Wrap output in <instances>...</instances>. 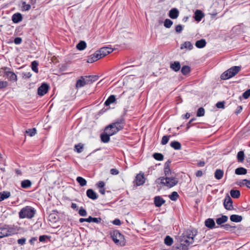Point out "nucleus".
<instances>
[{
    "instance_id": "obj_29",
    "label": "nucleus",
    "mask_w": 250,
    "mask_h": 250,
    "mask_svg": "<svg viewBox=\"0 0 250 250\" xmlns=\"http://www.w3.org/2000/svg\"><path fill=\"white\" fill-rule=\"evenodd\" d=\"M242 219V217L239 215L233 214L230 216V220L231 221L236 223L240 222Z\"/></svg>"
},
{
    "instance_id": "obj_38",
    "label": "nucleus",
    "mask_w": 250,
    "mask_h": 250,
    "mask_svg": "<svg viewBox=\"0 0 250 250\" xmlns=\"http://www.w3.org/2000/svg\"><path fill=\"white\" fill-rule=\"evenodd\" d=\"M86 47V43L83 41H80L76 45V48L79 50H83Z\"/></svg>"
},
{
    "instance_id": "obj_59",
    "label": "nucleus",
    "mask_w": 250,
    "mask_h": 250,
    "mask_svg": "<svg viewBox=\"0 0 250 250\" xmlns=\"http://www.w3.org/2000/svg\"><path fill=\"white\" fill-rule=\"evenodd\" d=\"M225 102L224 101L218 102L216 103V106L218 108H225Z\"/></svg>"
},
{
    "instance_id": "obj_2",
    "label": "nucleus",
    "mask_w": 250,
    "mask_h": 250,
    "mask_svg": "<svg viewBox=\"0 0 250 250\" xmlns=\"http://www.w3.org/2000/svg\"><path fill=\"white\" fill-rule=\"evenodd\" d=\"M157 180H160V183L168 188L174 187L178 183V179L174 175L166 177H160L157 179Z\"/></svg>"
},
{
    "instance_id": "obj_31",
    "label": "nucleus",
    "mask_w": 250,
    "mask_h": 250,
    "mask_svg": "<svg viewBox=\"0 0 250 250\" xmlns=\"http://www.w3.org/2000/svg\"><path fill=\"white\" fill-rule=\"evenodd\" d=\"M224 175V171L220 169H217L214 173V177L217 180H220Z\"/></svg>"
},
{
    "instance_id": "obj_42",
    "label": "nucleus",
    "mask_w": 250,
    "mask_h": 250,
    "mask_svg": "<svg viewBox=\"0 0 250 250\" xmlns=\"http://www.w3.org/2000/svg\"><path fill=\"white\" fill-rule=\"evenodd\" d=\"M77 182L81 187H83L86 185V180L82 177L79 176L76 178Z\"/></svg>"
},
{
    "instance_id": "obj_16",
    "label": "nucleus",
    "mask_w": 250,
    "mask_h": 250,
    "mask_svg": "<svg viewBox=\"0 0 250 250\" xmlns=\"http://www.w3.org/2000/svg\"><path fill=\"white\" fill-rule=\"evenodd\" d=\"M113 49L108 47H103L98 50L99 52L101 54L102 58L112 52Z\"/></svg>"
},
{
    "instance_id": "obj_14",
    "label": "nucleus",
    "mask_w": 250,
    "mask_h": 250,
    "mask_svg": "<svg viewBox=\"0 0 250 250\" xmlns=\"http://www.w3.org/2000/svg\"><path fill=\"white\" fill-rule=\"evenodd\" d=\"M171 163V161L169 159L165 164L164 166V173L166 176H170L174 175V173L172 172L170 168V165Z\"/></svg>"
},
{
    "instance_id": "obj_9",
    "label": "nucleus",
    "mask_w": 250,
    "mask_h": 250,
    "mask_svg": "<svg viewBox=\"0 0 250 250\" xmlns=\"http://www.w3.org/2000/svg\"><path fill=\"white\" fill-rule=\"evenodd\" d=\"M233 201L230 198V197L227 194V195L225 197L224 201V206L226 209L228 210H232L234 209L233 206L232 205Z\"/></svg>"
},
{
    "instance_id": "obj_47",
    "label": "nucleus",
    "mask_w": 250,
    "mask_h": 250,
    "mask_svg": "<svg viewBox=\"0 0 250 250\" xmlns=\"http://www.w3.org/2000/svg\"><path fill=\"white\" fill-rule=\"evenodd\" d=\"M153 157L156 160L162 161L164 159V155L160 153H154Z\"/></svg>"
},
{
    "instance_id": "obj_51",
    "label": "nucleus",
    "mask_w": 250,
    "mask_h": 250,
    "mask_svg": "<svg viewBox=\"0 0 250 250\" xmlns=\"http://www.w3.org/2000/svg\"><path fill=\"white\" fill-rule=\"evenodd\" d=\"M170 137H171L170 135H169V136H167V135L164 136L162 137L161 144L162 145H166L168 143V142L169 141V139Z\"/></svg>"
},
{
    "instance_id": "obj_19",
    "label": "nucleus",
    "mask_w": 250,
    "mask_h": 250,
    "mask_svg": "<svg viewBox=\"0 0 250 250\" xmlns=\"http://www.w3.org/2000/svg\"><path fill=\"white\" fill-rule=\"evenodd\" d=\"M86 193L89 198L93 200L97 199L98 197L97 194L92 189H88Z\"/></svg>"
},
{
    "instance_id": "obj_24",
    "label": "nucleus",
    "mask_w": 250,
    "mask_h": 250,
    "mask_svg": "<svg viewBox=\"0 0 250 250\" xmlns=\"http://www.w3.org/2000/svg\"><path fill=\"white\" fill-rule=\"evenodd\" d=\"M170 68L175 72H177L181 68V64L179 62L175 61L170 63Z\"/></svg>"
},
{
    "instance_id": "obj_62",
    "label": "nucleus",
    "mask_w": 250,
    "mask_h": 250,
    "mask_svg": "<svg viewBox=\"0 0 250 250\" xmlns=\"http://www.w3.org/2000/svg\"><path fill=\"white\" fill-rule=\"evenodd\" d=\"M220 227L222 228H223L224 229H225L226 230H229L231 228H232V226H231L230 225H229L228 224H226L225 225H222L221 226H220Z\"/></svg>"
},
{
    "instance_id": "obj_39",
    "label": "nucleus",
    "mask_w": 250,
    "mask_h": 250,
    "mask_svg": "<svg viewBox=\"0 0 250 250\" xmlns=\"http://www.w3.org/2000/svg\"><path fill=\"white\" fill-rule=\"evenodd\" d=\"M193 45L189 42H185L184 43L182 44L180 48L183 49L184 48L188 49L189 50L192 49Z\"/></svg>"
},
{
    "instance_id": "obj_37",
    "label": "nucleus",
    "mask_w": 250,
    "mask_h": 250,
    "mask_svg": "<svg viewBox=\"0 0 250 250\" xmlns=\"http://www.w3.org/2000/svg\"><path fill=\"white\" fill-rule=\"evenodd\" d=\"M230 196L233 198H238L240 196V192L238 190L231 189L230 191Z\"/></svg>"
},
{
    "instance_id": "obj_34",
    "label": "nucleus",
    "mask_w": 250,
    "mask_h": 250,
    "mask_svg": "<svg viewBox=\"0 0 250 250\" xmlns=\"http://www.w3.org/2000/svg\"><path fill=\"white\" fill-rule=\"evenodd\" d=\"M206 41L205 39H201L196 41L195 46L198 48H203L206 46Z\"/></svg>"
},
{
    "instance_id": "obj_41",
    "label": "nucleus",
    "mask_w": 250,
    "mask_h": 250,
    "mask_svg": "<svg viewBox=\"0 0 250 250\" xmlns=\"http://www.w3.org/2000/svg\"><path fill=\"white\" fill-rule=\"evenodd\" d=\"M83 149V145L82 143L75 145L74 146V150L78 153H81Z\"/></svg>"
},
{
    "instance_id": "obj_1",
    "label": "nucleus",
    "mask_w": 250,
    "mask_h": 250,
    "mask_svg": "<svg viewBox=\"0 0 250 250\" xmlns=\"http://www.w3.org/2000/svg\"><path fill=\"white\" fill-rule=\"evenodd\" d=\"M19 230L17 226L4 225L0 228V238L17 234Z\"/></svg>"
},
{
    "instance_id": "obj_28",
    "label": "nucleus",
    "mask_w": 250,
    "mask_h": 250,
    "mask_svg": "<svg viewBox=\"0 0 250 250\" xmlns=\"http://www.w3.org/2000/svg\"><path fill=\"white\" fill-rule=\"evenodd\" d=\"M11 196V193L9 191H3L0 192V202L8 198Z\"/></svg>"
},
{
    "instance_id": "obj_60",
    "label": "nucleus",
    "mask_w": 250,
    "mask_h": 250,
    "mask_svg": "<svg viewBox=\"0 0 250 250\" xmlns=\"http://www.w3.org/2000/svg\"><path fill=\"white\" fill-rule=\"evenodd\" d=\"M183 30V27L181 24H178L175 27V31L178 33H180Z\"/></svg>"
},
{
    "instance_id": "obj_11",
    "label": "nucleus",
    "mask_w": 250,
    "mask_h": 250,
    "mask_svg": "<svg viewBox=\"0 0 250 250\" xmlns=\"http://www.w3.org/2000/svg\"><path fill=\"white\" fill-rule=\"evenodd\" d=\"M101 58H102L101 54H100L99 52V51L97 50L94 53L87 57L86 62L88 63H92Z\"/></svg>"
},
{
    "instance_id": "obj_35",
    "label": "nucleus",
    "mask_w": 250,
    "mask_h": 250,
    "mask_svg": "<svg viewBox=\"0 0 250 250\" xmlns=\"http://www.w3.org/2000/svg\"><path fill=\"white\" fill-rule=\"evenodd\" d=\"M32 183L29 180H24L21 183V187L23 188H28L31 186Z\"/></svg>"
},
{
    "instance_id": "obj_46",
    "label": "nucleus",
    "mask_w": 250,
    "mask_h": 250,
    "mask_svg": "<svg viewBox=\"0 0 250 250\" xmlns=\"http://www.w3.org/2000/svg\"><path fill=\"white\" fill-rule=\"evenodd\" d=\"M245 154L243 151H240L238 152L237 155V158L239 162H243L244 160Z\"/></svg>"
},
{
    "instance_id": "obj_54",
    "label": "nucleus",
    "mask_w": 250,
    "mask_h": 250,
    "mask_svg": "<svg viewBox=\"0 0 250 250\" xmlns=\"http://www.w3.org/2000/svg\"><path fill=\"white\" fill-rule=\"evenodd\" d=\"M205 114V109L203 107H200L198 108L197 112V117H202Z\"/></svg>"
},
{
    "instance_id": "obj_12",
    "label": "nucleus",
    "mask_w": 250,
    "mask_h": 250,
    "mask_svg": "<svg viewBox=\"0 0 250 250\" xmlns=\"http://www.w3.org/2000/svg\"><path fill=\"white\" fill-rule=\"evenodd\" d=\"M49 87V85L47 83H42L38 88V94L41 96H43L48 92Z\"/></svg>"
},
{
    "instance_id": "obj_43",
    "label": "nucleus",
    "mask_w": 250,
    "mask_h": 250,
    "mask_svg": "<svg viewBox=\"0 0 250 250\" xmlns=\"http://www.w3.org/2000/svg\"><path fill=\"white\" fill-rule=\"evenodd\" d=\"M164 243L166 245L170 246L173 243V240L170 236L167 235L164 239Z\"/></svg>"
},
{
    "instance_id": "obj_20",
    "label": "nucleus",
    "mask_w": 250,
    "mask_h": 250,
    "mask_svg": "<svg viewBox=\"0 0 250 250\" xmlns=\"http://www.w3.org/2000/svg\"><path fill=\"white\" fill-rule=\"evenodd\" d=\"M204 16L205 14L201 10H196L194 13V18L196 21L199 22Z\"/></svg>"
},
{
    "instance_id": "obj_4",
    "label": "nucleus",
    "mask_w": 250,
    "mask_h": 250,
    "mask_svg": "<svg viewBox=\"0 0 250 250\" xmlns=\"http://www.w3.org/2000/svg\"><path fill=\"white\" fill-rule=\"evenodd\" d=\"M197 231L196 229H188L183 233L181 241L185 242L188 245L194 242V238L196 235Z\"/></svg>"
},
{
    "instance_id": "obj_50",
    "label": "nucleus",
    "mask_w": 250,
    "mask_h": 250,
    "mask_svg": "<svg viewBox=\"0 0 250 250\" xmlns=\"http://www.w3.org/2000/svg\"><path fill=\"white\" fill-rule=\"evenodd\" d=\"M31 8V5L30 4H26V2H22V10L28 11Z\"/></svg>"
},
{
    "instance_id": "obj_26",
    "label": "nucleus",
    "mask_w": 250,
    "mask_h": 250,
    "mask_svg": "<svg viewBox=\"0 0 250 250\" xmlns=\"http://www.w3.org/2000/svg\"><path fill=\"white\" fill-rule=\"evenodd\" d=\"M84 77L86 81H88V84L95 82L97 81L99 78V76L97 75L85 76Z\"/></svg>"
},
{
    "instance_id": "obj_15",
    "label": "nucleus",
    "mask_w": 250,
    "mask_h": 250,
    "mask_svg": "<svg viewBox=\"0 0 250 250\" xmlns=\"http://www.w3.org/2000/svg\"><path fill=\"white\" fill-rule=\"evenodd\" d=\"M110 133H111L108 131L105 130V128L104 132L100 135L101 141L104 143L109 142L110 141V136H113V135H111Z\"/></svg>"
},
{
    "instance_id": "obj_25",
    "label": "nucleus",
    "mask_w": 250,
    "mask_h": 250,
    "mask_svg": "<svg viewBox=\"0 0 250 250\" xmlns=\"http://www.w3.org/2000/svg\"><path fill=\"white\" fill-rule=\"evenodd\" d=\"M181 244L176 246L174 250H188V247L189 245L185 243V242H181Z\"/></svg>"
},
{
    "instance_id": "obj_18",
    "label": "nucleus",
    "mask_w": 250,
    "mask_h": 250,
    "mask_svg": "<svg viewBox=\"0 0 250 250\" xmlns=\"http://www.w3.org/2000/svg\"><path fill=\"white\" fill-rule=\"evenodd\" d=\"M205 226L210 229H212L215 228H218V227H215V223L214 220L212 218H208L206 220L205 222Z\"/></svg>"
},
{
    "instance_id": "obj_57",
    "label": "nucleus",
    "mask_w": 250,
    "mask_h": 250,
    "mask_svg": "<svg viewBox=\"0 0 250 250\" xmlns=\"http://www.w3.org/2000/svg\"><path fill=\"white\" fill-rule=\"evenodd\" d=\"M102 218L101 217L99 218H95V217H92L91 216V220H90V223H95L97 224H99L101 222Z\"/></svg>"
},
{
    "instance_id": "obj_58",
    "label": "nucleus",
    "mask_w": 250,
    "mask_h": 250,
    "mask_svg": "<svg viewBox=\"0 0 250 250\" xmlns=\"http://www.w3.org/2000/svg\"><path fill=\"white\" fill-rule=\"evenodd\" d=\"M8 83L7 81H0V89H2L7 87Z\"/></svg>"
},
{
    "instance_id": "obj_22",
    "label": "nucleus",
    "mask_w": 250,
    "mask_h": 250,
    "mask_svg": "<svg viewBox=\"0 0 250 250\" xmlns=\"http://www.w3.org/2000/svg\"><path fill=\"white\" fill-rule=\"evenodd\" d=\"M88 84V81H86L84 77L82 76L81 79L78 80L76 83V87H82Z\"/></svg>"
},
{
    "instance_id": "obj_8",
    "label": "nucleus",
    "mask_w": 250,
    "mask_h": 250,
    "mask_svg": "<svg viewBox=\"0 0 250 250\" xmlns=\"http://www.w3.org/2000/svg\"><path fill=\"white\" fill-rule=\"evenodd\" d=\"M4 71V75L3 76H6L7 79L11 82H16L17 81V76L16 74L13 71H11L9 70L10 68L8 67H4L3 68Z\"/></svg>"
},
{
    "instance_id": "obj_27",
    "label": "nucleus",
    "mask_w": 250,
    "mask_h": 250,
    "mask_svg": "<svg viewBox=\"0 0 250 250\" xmlns=\"http://www.w3.org/2000/svg\"><path fill=\"white\" fill-rule=\"evenodd\" d=\"M228 220V217L226 215H222L221 217L216 219V222L217 225H222L223 223L226 222Z\"/></svg>"
},
{
    "instance_id": "obj_23",
    "label": "nucleus",
    "mask_w": 250,
    "mask_h": 250,
    "mask_svg": "<svg viewBox=\"0 0 250 250\" xmlns=\"http://www.w3.org/2000/svg\"><path fill=\"white\" fill-rule=\"evenodd\" d=\"M22 20V15L20 13H16L13 15L12 20L15 23H17L21 21Z\"/></svg>"
},
{
    "instance_id": "obj_49",
    "label": "nucleus",
    "mask_w": 250,
    "mask_h": 250,
    "mask_svg": "<svg viewBox=\"0 0 250 250\" xmlns=\"http://www.w3.org/2000/svg\"><path fill=\"white\" fill-rule=\"evenodd\" d=\"M173 24V21L168 19H167L164 21V26L165 27L169 28Z\"/></svg>"
},
{
    "instance_id": "obj_64",
    "label": "nucleus",
    "mask_w": 250,
    "mask_h": 250,
    "mask_svg": "<svg viewBox=\"0 0 250 250\" xmlns=\"http://www.w3.org/2000/svg\"><path fill=\"white\" fill-rule=\"evenodd\" d=\"M14 42L16 44H20L22 42V39L21 37H16L15 38Z\"/></svg>"
},
{
    "instance_id": "obj_48",
    "label": "nucleus",
    "mask_w": 250,
    "mask_h": 250,
    "mask_svg": "<svg viewBox=\"0 0 250 250\" xmlns=\"http://www.w3.org/2000/svg\"><path fill=\"white\" fill-rule=\"evenodd\" d=\"M179 194L176 191H173L169 195V198L172 201H176L179 197Z\"/></svg>"
},
{
    "instance_id": "obj_40",
    "label": "nucleus",
    "mask_w": 250,
    "mask_h": 250,
    "mask_svg": "<svg viewBox=\"0 0 250 250\" xmlns=\"http://www.w3.org/2000/svg\"><path fill=\"white\" fill-rule=\"evenodd\" d=\"M114 123L117 124V125H120V126H124L125 124V119L124 116H121L119 118L116 120Z\"/></svg>"
},
{
    "instance_id": "obj_3",
    "label": "nucleus",
    "mask_w": 250,
    "mask_h": 250,
    "mask_svg": "<svg viewBox=\"0 0 250 250\" xmlns=\"http://www.w3.org/2000/svg\"><path fill=\"white\" fill-rule=\"evenodd\" d=\"M36 213V210L31 206H26L22 208L19 212V217L21 219H32Z\"/></svg>"
},
{
    "instance_id": "obj_52",
    "label": "nucleus",
    "mask_w": 250,
    "mask_h": 250,
    "mask_svg": "<svg viewBox=\"0 0 250 250\" xmlns=\"http://www.w3.org/2000/svg\"><path fill=\"white\" fill-rule=\"evenodd\" d=\"M26 133L28 134L30 136H33L36 133V129L35 128L28 129L26 130Z\"/></svg>"
},
{
    "instance_id": "obj_61",
    "label": "nucleus",
    "mask_w": 250,
    "mask_h": 250,
    "mask_svg": "<svg viewBox=\"0 0 250 250\" xmlns=\"http://www.w3.org/2000/svg\"><path fill=\"white\" fill-rule=\"evenodd\" d=\"M250 96V89H248L243 94V97L245 99H247Z\"/></svg>"
},
{
    "instance_id": "obj_5",
    "label": "nucleus",
    "mask_w": 250,
    "mask_h": 250,
    "mask_svg": "<svg viewBox=\"0 0 250 250\" xmlns=\"http://www.w3.org/2000/svg\"><path fill=\"white\" fill-rule=\"evenodd\" d=\"M241 69V66H234L225 71L220 76L222 80H227L236 75Z\"/></svg>"
},
{
    "instance_id": "obj_13",
    "label": "nucleus",
    "mask_w": 250,
    "mask_h": 250,
    "mask_svg": "<svg viewBox=\"0 0 250 250\" xmlns=\"http://www.w3.org/2000/svg\"><path fill=\"white\" fill-rule=\"evenodd\" d=\"M134 182H135L137 186L143 185L145 182L144 173L142 172H140L139 174H137L135 177Z\"/></svg>"
},
{
    "instance_id": "obj_33",
    "label": "nucleus",
    "mask_w": 250,
    "mask_h": 250,
    "mask_svg": "<svg viewBox=\"0 0 250 250\" xmlns=\"http://www.w3.org/2000/svg\"><path fill=\"white\" fill-rule=\"evenodd\" d=\"M115 100H116V98H115V95H111L105 101L104 104L105 106H108L111 104L113 103L115 101Z\"/></svg>"
},
{
    "instance_id": "obj_44",
    "label": "nucleus",
    "mask_w": 250,
    "mask_h": 250,
    "mask_svg": "<svg viewBox=\"0 0 250 250\" xmlns=\"http://www.w3.org/2000/svg\"><path fill=\"white\" fill-rule=\"evenodd\" d=\"M190 71V67L188 65H184L181 68V72L184 75H187Z\"/></svg>"
},
{
    "instance_id": "obj_10",
    "label": "nucleus",
    "mask_w": 250,
    "mask_h": 250,
    "mask_svg": "<svg viewBox=\"0 0 250 250\" xmlns=\"http://www.w3.org/2000/svg\"><path fill=\"white\" fill-rule=\"evenodd\" d=\"M101 58H102L101 54H100L99 52V51L97 50L94 53L87 57L86 62L88 63H92Z\"/></svg>"
},
{
    "instance_id": "obj_45",
    "label": "nucleus",
    "mask_w": 250,
    "mask_h": 250,
    "mask_svg": "<svg viewBox=\"0 0 250 250\" xmlns=\"http://www.w3.org/2000/svg\"><path fill=\"white\" fill-rule=\"evenodd\" d=\"M38 65L39 63L36 61H34L31 62V68L32 70L36 73H38L39 72L38 68Z\"/></svg>"
},
{
    "instance_id": "obj_63",
    "label": "nucleus",
    "mask_w": 250,
    "mask_h": 250,
    "mask_svg": "<svg viewBox=\"0 0 250 250\" xmlns=\"http://www.w3.org/2000/svg\"><path fill=\"white\" fill-rule=\"evenodd\" d=\"M26 238H21V239H19L17 241L18 244L20 245H23L25 244L26 242Z\"/></svg>"
},
{
    "instance_id": "obj_32",
    "label": "nucleus",
    "mask_w": 250,
    "mask_h": 250,
    "mask_svg": "<svg viewBox=\"0 0 250 250\" xmlns=\"http://www.w3.org/2000/svg\"><path fill=\"white\" fill-rule=\"evenodd\" d=\"M247 173V169L243 167H238L235 170V173L237 175H245Z\"/></svg>"
},
{
    "instance_id": "obj_55",
    "label": "nucleus",
    "mask_w": 250,
    "mask_h": 250,
    "mask_svg": "<svg viewBox=\"0 0 250 250\" xmlns=\"http://www.w3.org/2000/svg\"><path fill=\"white\" fill-rule=\"evenodd\" d=\"M49 238H50V237L49 236L46 235H41L39 237V239L40 242L46 243V240L48 239H49Z\"/></svg>"
},
{
    "instance_id": "obj_7",
    "label": "nucleus",
    "mask_w": 250,
    "mask_h": 250,
    "mask_svg": "<svg viewBox=\"0 0 250 250\" xmlns=\"http://www.w3.org/2000/svg\"><path fill=\"white\" fill-rule=\"evenodd\" d=\"M105 130L108 131L110 132L111 135H115L119 131L124 128V126H120L117 125L115 123L113 122L105 127Z\"/></svg>"
},
{
    "instance_id": "obj_6",
    "label": "nucleus",
    "mask_w": 250,
    "mask_h": 250,
    "mask_svg": "<svg viewBox=\"0 0 250 250\" xmlns=\"http://www.w3.org/2000/svg\"><path fill=\"white\" fill-rule=\"evenodd\" d=\"M110 235L113 241L116 244L120 245L121 246H124L125 245L124 236L119 230H113L110 232Z\"/></svg>"
},
{
    "instance_id": "obj_56",
    "label": "nucleus",
    "mask_w": 250,
    "mask_h": 250,
    "mask_svg": "<svg viewBox=\"0 0 250 250\" xmlns=\"http://www.w3.org/2000/svg\"><path fill=\"white\" fill-rule=\"evenodd\" d=\"M79 214L81 216H86L87 215V211L83 207H81L79 210Z\"/></svg>"
},
{
    "instance_id": "obj_30",
    "label": "nucleus",
    "mask_w": 250,
    "mask_h": 250,
    "mask_svg": "<svg viewBox=\"0 0 250 250\" xmlns=\"http://www.w3.org/2000/svg\"><path fill=\"white\" fill-rule=\"evenodd\" d=\"M170 146L175 150H180L182 147L180 143L176 141L171 142L170 144Z\"/></svg>"
},
{
    "instance_id": "obj_53",
    "label": "nucleus",
    "mask_w": 250,
    "mask_h": 250,
    "mask_svg": "<svg viewBox=\"0 0 250 250\" xmlns=\"http://www.w3.org/2000/svg\"><path fill=\"white\" fill-rule=\"evenodd\" d=\"M22 79H29L32 76V74L30 72H23L21 73Z\"/></svg>"
},
{
    "instance_id": "obj_17",
    "label": "nucleus",
    "mask_w": 250,
    "mask_h": 250,
    "mask_svg": "<svg viewBox=\"0 0 250 250\" xmlns=\"http://www.w3.org/2000/svg\"><path fill=\"white\" fill-rule=\"evenodd\" d=\"M166 201L160 196H157L154 197V203L156 207H160Z\"/></svg>"
},
{
    "instance_id": "obj_36",
    "label": "nucleus",
    "mask_w": 250,
    "mask_h": 250,
    "mask_svg": "<svg viewBox=\"0 0 250 250\" xmlns=\"http://www.w3.org/2000/svg\"><path fill=\"white\" fill-rule=\"evenodd\" d=\"M238 185L240 187L246 186L247 188H250V180H247V179L241 180L239 182Z\"/></svg>"
},
{
    "instance_id": "obj_21",
    "label": "nucleus",
    "mask_w": 250,
    "mask_h": 250,
    "mask_svg": "<svg viewBox=\"0 0 250 250\" xmlns=\"http://www.w3.org/2000/svg\"><path fill=\"white\" fill-rule=\"evenodd\" d=\"M179 14L178 10L176 8H173L169 11L168 16L171 19H175L178 18Z\"/></svg>"
}]
</instances>
